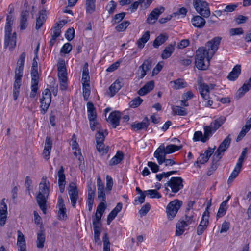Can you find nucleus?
Masks as SVG:
<instances>
[{"mask_svg":"<svg viewBox=\"0 0 251 251\" xmlns=\"http://www.w3.org/2000/svg\"><path fill=\"white\" fill-rule=\"evenodd\" d=\"M222 38L220 37L213 38L207 42L204 47L198 48L196 52L195 64L199 70H206L210 61L219 48Z\"/></svg>","mask_w":251,"mask_h":251,"instance_id":"obj_1","label":"nucleus"},{"mask_svg":"<svg viewBox=\"0 0 251 251\" xmlns=\"http://www.w3.org/2000/svg\"><path fill=\"white\" fill-rule=\"evenodd\" d=\"M50 183L47 177H43L39 183L36 200L40 208L44 214L46 213L47 201L50 193Z\"/></svg>","mask_w":251,"mask_h":251,"instance_id":"obj_2","label":"nucleus"},{"mask_svg":"<svg viewBox=\"0 0 251 251\" xmlns=\"http://www.w3.org/2000/svg\"><path fill=\"white\" fill-rule=\"evenodd\" d=\"M183 180L180 177H172L169 181L167 182L165 185V190L166 191V195H168L169 197H171L173 196L170 192V190L168 188L169 187L171 189V192L174 193H177L180 190L182 189L183 187Z\"/></svg>","mask_w":251,"mask_h":251,"instance_id":"obj_3","label":"nucleus"},{"mask_svg":"<svg viewBox=\"0 0 251 251\" xmlns=\"http://www.w3.org/2000/svg\"><path fill=\"white\" fill-rule=\"evenodd\" d=\"M11 31L12 26L5 25L4 48L9 47L10 50H12L16 46V33L11 34Z\"/></svg>","mask_w":251,"mask_h":251,"instance_id":"obj_4","label":"nucleus"},{"mask_svg":"<svg viewBox=\"0 0 251 251\" xmlns=\"http://www.w3.org/2000/svg\"><path fill=\"white\" fill-rule=\"evenodd\" d=\"M193 4L196 11L202 16L207 18L210 15L208 3L204 0H193Z\"/></svg>","mask_w":251,"mask_h":251,"instance_id":"obj_5","label":"nucleus"},{"mask_svg":"<svg viewBox=\"0 0 251 251\" xmlns=\"http://www.w3.org/2000/svg\"><path fill=\"white\" fill-rule=\"evenodd\" d=\"M182 205V201L178 199L175 200L168 203L166 207V213L169 220H172L175 218Z\"/></svg>","mask_w":251,"mask_h":251,"instance_id":"obj_6","label":"nucleus"},{"mask_svg":"<svg viewBox=\"0 0 251 251\" xmlns=\"http://www.w3.org/2000/svg\"><path fill=\"white\" fill-rule=\"evenodd\" d=\"M226 120V118L225 116H222L212 121L209 126H204V129H205L206 136L209 135L210 136H211L224 123Z\"/></svg>","mask_w":251,"mask_h":251,"instance_id":"obj_7","label":"nucleus"},{"mask_svg":"<svg viewBox=\"0 0 251 251\" xmlns=\"http://www.w3.org/2000/svg\"><path fill=\"white\" fill-rule=\"evenodd\" d=\"M231 139L230 138V135H229L220 144L213 154L214 158L216 161H220L222 158L225 152L229 148L231 143Z\"/></svg>","mask_w":251,"mask_h":251,"instance_id":"obj_8","label":"nucleus"},{"mask_svg":"<svg viewBox=\"0 0 251 251\" xmlns=\"http://www.w3.org/2000/svg\"><path fill=\"white\" fill-rule=\"evenodd\" d=\"M51 94L49 89H46L42 92V97L40 99L41 111L45 113L48 109L51 101Z\"/></svg>","mask_w":251,"mask_h":251,"instance_id":"obj_9","label":"nucleus"},{"mask_svg":"<svg viewBox=\"0 0 251 251\" xmlns=\"http://www.w3.org/2000/svg\"><path fill=\"white\" fill-rule=\"evenodd\" d=\"M25 56V52H23L19 56L17 62V66L15 69L14 77L22 78Z\"/></svg>","mask_w":251,"mask_h":251,"instance_id":"obj_10","label":"nucleus"},{"mask_svg":"<svg viewBox=\"0 0 251 251\" xmlns=\"http://www.w3.org/2000/svg\"><path fill=\"white\" fill-rule=\"evenodd\" d=\"M164 10L165 8L163 6L154 8L149 15L147 22L149 24H154Z\"/></svg>","mask_w":251,"mask_h":251,"instance_id":"obj_11","label":"nucleus"},{"mask_svg":"<svg viewBox=\"0 0 251 251\" xmlns=\"http://www.w3.org/2000/svg\"><path fill=\"white\" fill-rule=\"evenodd\" d=\"M215 148V146L213 148L209 147L204 153L200 155L196 162L199 167H201L199 164H204L209 160L210 157L214 153Z\"/></svg>","mask_w":251,"mask_h":251,"instance_id":"obj_12","label":"nucleus"},{"mask_svg":"<svg viewBox=\"0 0 251 251\" xmlns=\"http://www.w3.org/2000/svg\"><path fill=\"white\" fill-rule=\"evenodd\" d=\"M69 188L70 189L68 193L71 199V204L73 207H75L78 198V191L76 186L74 183L70 184Z\"/></svg>","mask_w":251,"mask_h":251,"instance_id":"obj_13","label":"nucleus"},{"mask_svg":"<svg viewBox=\"0 0 251 251\" xmlns=\"http://www.w3.org/2000/svg\"><path fill=\"white\" fill-rule=\"evenodd\" d=\"M196 220V214L195 213L194 210L190 208L186 209L184 219L181 220L185 225L188 226L189 225L194 224Z\"/></svg>","mask_w":251,"mask_h":251,"instance_id":"obj_14","label":"nucleus"},{"mask_svg":"<svg viewBox=\"0 0 251 251\" xmlns=\"http://www.w3.org/2000/svg\"><path fill=\"white\" fill-rule=\"evenodd\" d=\"M31 91L30 97L34 98L36 96L37 90H38V83L39 81V76L38 73L31 74Z\"/></svg>","mask_w":251,"mask_h":251,"instance_id":"obj_15","label":"nucleus"},{"mask_svg":"<svg viewBox=\"0 0 251 251\" xmlns=\"http://www.w3.org/2000/svg\"><path fill=\"white\" fill-rule=\"evenodd\" d=\"M3 198L0 203V224L1 226L5 225L7 215V206Z\"/></svg>","mask_w":251,"mask_h":251,"instance_id":"obj_16","label":"nucleus"},{"mask_svg":"<svg viewBox=\"0 0 251 251\" xmlns=\"http://www.w3.org/2000/svg\"><path fill=\"white\" fill-rule=\"evenodd\" d=\"M58 217L60 220H65L67 216L66 214V208L64 200L61 196H59L58 199Z\"/></svg>","mask_w":251,"mask_h":251,"instance_id":"obj_17","label":"nucleus"},{"mask_svg":"<svg viewBox=\"0 0 251 251\" xmlns=\"http://www.w3.org/2000/svg\"><path fill=\"white\" fill-rule=\"evenodd\" d=\"M199 91L201 97L204 100H208L210 98V91L208 90V85L201 80L198 81Z\"/></svg>","mask_w":251,"mask_h":251,"instance_id":"obj_18","label":"nucleus"},{"mask_svg":"<svg viewBox=\"0 0 251 251\" xmlns=\"http://www.w3.org/2000/svg\"><path fill=\"white\" fill-rule=\"evenodd\" d=\"M150 121L147 117L144 118L141 122H134L131 125V127L134 131L147 130L149 126Z\"/></svg>","mask_w":251,"mask_h":251,"instance_id":"obj_19","label":"nucleus"},{"mask_svg":"<svg viewBox=\"0 0 251 251\" xmlns=\"http://www.w3.org/2000/svg\"><path fill=\"white\" fill-rule=\"evenodd\" d=\"M58 184L59 188L61 193H63L65 190L66 185V177L64 174V169L62 166H61L58 172Z\"/></svg>","mask_w":251,"mask_h":251,"instance_id":"obj_20","label":"nucleus"},{"mask_svg":"<svg viewBox=\"0 0 251 251\" xmlns=\"http://www.w3.org/2000/svg\"><path fill=\"white\" fill-rule=\"evenodd\" d=\"M29 16V14L27 10L22 11L21 12L19 22L21 30H25L27 27Z\"/></svg>","mask_w":251,"mask_h":251,"instance_id":"obj_21","label":"nucleus"},{"mask_svg":"<svg viewBox=\"0 0 251 251\" xmlns=\"http://www.w3.org/2000/svg\"><path fill=\"white\" fill-rule=\"evenodd\" d=\"M166 152L164 149V145L159 146L154 153V156L156 158L159 164H163V160L166 157Z\"/></svg>","mask_w":251,"mask_h":251,"instance_id":"obj_22","label":"nucleus"},{"mask_svg":"<svg viewBox=\"0 0 251 251\" xmlns=\"http://www.w3.org/2000/svg\"><path fill=\"white\" fill-rule=\"evenodd\" d=\"M120 118V113L118 111H114L109 114L107 121L113 125L114 128H116L119 125Z\"/></svg>","mask_w":251,"mask_h":251,"instance_id":"obj_23","label":"nucleus"},{"mask_svg":"<svg viewBox=\"0 0 251 251\" xmlns=\"http://www.w3.org/2000/svg\"><path fill=\"white\" fill-rule=\"evenodd\" d=\"M64 21H60L59 23H56L50 30L51 37L57 38L60 36L61 30V29L65 25Z\"/></svg>","mask_w":251,"mask_h":251,"instance_id":"obj_24","label":"nucleus"},{"mask_svg":"<svg viewBox=\"0 0 251 251\" xmlns=\"http://www.w3.org/2000/svg\"><path fill=\"white\" fill-rule=\"evenodd\" d=\"M52 144V141L50 138L47 137L46 139L45 147L42 154L44 158L46 160H49L50 158Z\"/></svg>","mask_w":251,"mask_h":251,"instance_id":"obj_25","label":"nucleus"},{"mask_svg":"<svg viewBox=\"0 0 251 251\" xmlns=\"http://www.w3.org/2000/svg\"><path fill=\"white\" fill-rule=\"evenodd\" d=\"M152 67V61L150 58H148L145 60L142 64L139 67V69H141V74L140 78H143L146 75L147 72L150 71Z\"/></svg>","mask_w":251,"mask_h":251,"instance_id":"obj_26","label":"nucleus"},{"mask_svg":"<svg viewBox=\"0 0 251 251\" xmlns=\"http://www.w3.org/2000/svg\"><path fill=\"white\" fill-rule=\"evenodd\" d=\"M13 84V97L14 100H16L20 94V89L22 84V78L14 77Z\"/></svg>","mask_w":251,"mask_h":251,"instance_id":"obj_27","label":"nucleus"},{"mask_svg":"<svg viewBox=\"0 0 251 251\" xmlns=\"http://www.w3.org/2000/svg\"><path fill=\"white\" fill-rule=\"evenodd\" d=\"M123 83L119 80H116L113 83H112L109 88V92L108 95L112 97L114 96L115 94L118 92L119 90L123 86Z\"/></svg>","mask_w":251,"mask_h":251,"instance_id":"obj_28","label":"nucleus"},{"mask_svg":"<svg viewBox=\"0 0 251 251\" xmlns=\"http://www.w3.org/2000/svg\"><path fill=\"white\" fill-rule=\"evenodd\" d=\"M46 11L42 10L39 12V16L36 19L35 28L39 30L44 25L46 20Z\"/></svg>","mask_w":251,"mask_h":251,"instance_id":"obj_29","label":"nucleus"},{"mask_svg":"<svg viewBox=\"0 0 251 251\" xmlns=\"http://www.w3.org/2000/svg\"><path fill=\"white\" fill-rule=\"evenodd\" d=\"M242 164H243V163L237 161L233 171L230 174V175L228 179V180H227L228 184H229V183L232 182L234 180V179L238 176L241 170Z\"/></svg>","mask_w":251,"mask_h":251,"instance_id":"obj_30","label":"nucleus"},{"mask_svg":"<svg viewBox=\"0 0 251 251\" xmlns=\"http://www.w3.org/2000/svg\"><path fill=\"white\" fill-rule=\"evenodd\" d=\"M191 23L194 26L201 28L205 25V20L201 16L197 15L191 19Z\"/></svg>","mask_w":251,"mask_h":251,"instance_id":"obj_31","label":"nucleus"},{"mask_svg":"<svg viewBox=\"0 0 251 251\" xmlns=\"http://www.w3.org/2000/svg\"><path fill=\"white\" fill-rule=\"evenodd\" d=\"M205 129H204V134H202V133L201 131H196L193 136V141L194 142H197L201 141L203 143H204L206 142L210 137L209 135H207L206 136L205 134Z\"/></svg>","mask_w":251,"mask_h":251,"instance_id":"obj_32","label":"nucleus"},{"mask_svg":"<svg viewBox=\"0 0 251 251\" xmlns=\"http://www.w3.org/2000/svg\"><path fill=\"white\" fill-rule=\"evenodd\" d=\"M154 87V83L153 81H150L147 83L142 88L140 89L138 94L140 96H144L152 90Z\"/></svg>","mask_w":251,"mask_h":251,"instance_id":"obj_33","label":"nucleus"},{"mask_svg":"<svg viewBox=\"0 0 251 251\" xmlns=\"http://www.w3.org/2000/svg\"><path fill=\"white\" fill-rule=\"evenodd\" d=\"M241 73V65H236L229 74L227 78L231 81H234L239 76Z\"/></svg>","mask_w":251,"mask_h":251,"instance_id":"obj_34","label":"nucleus"},{"mask_svg":"<svg viewBox=\"0 0 251 251\" xmlns=\"http://www.w3.org/2000/svg\"><path fill=\"white\" fill-rule=\"evenodd\" d=\"M87 115L88 120L97 119V112L94 104L91 102L87 103Z\"/></svg>","mask_w":251,"mask_h":251,"instance_id":"obj_35","label":"nucleus"},{"mask_svg":"<svg viewBox=\"0 0 251 251\" xmlns=\"http://www.w3.org/2000/svg\"><path fill=\"white\" fill-rule=\"evenodd\" d=\"M168 39V36L166 33H162L157 36L153 43V46L154 48H157L159 46L163 44Z\"/></svg>","mask_w":251,"mask_h":251,"instance_id":"obj_36","label":"nucleus"},{"mask_svg":"<svg viewBox=\"0 0 251 251\" xmlns=\"http://www.w3.org/2000/svg\"><path fill=\"white\" fill-rule=\"evenodd\" d=\"M170 83L172 85V87L176 90L184 88L187 86L186 82L181 78L171 81Z\"/></svg>","mask_w":251,"mask_h":251,"instance_id":"obj_37","label":"nucleus"},{"mask_svg":"<svg viewBox=\"0 0 251 251\" xmlns=\"http://www.w3.org/2000/svg\"><path fill=\"white\" fill-rule=\"evenodd\" d=\"M175 50V48L172 44H169L166 46L161 54V57L163 59H166L170 57Z\"/></svg>","mask_w":251,"mask_h":251,"instance_id":"obj_38","label":"nucleus"},{"mask_svg":"<svg viewBox=\"0 0 251 251\" xmlns=\"http://www.w3.org/2000/svg\"><path fill=\"white\" fill-rule=\"evenodd\" d=\"M150 37V32L149 31H146L142 37L137 41V44L138 47L140 49L143 48L144 47L145 44L149 40Z\"/></svg>","mask_w":251,"mask_h":251,"instance_id":"obj_39","label":"nucleus"},{"mask_svg":"<svg viewBox=\"0 0 251 251\" xmlns=\"http://www.w3.org/2000/svg\"><path fill=\"white\" fill-rule=\"evenodd\" d=\"M228 200L223 201L220 205V207L217 214V217L220 218L224 216L227 210Z\"/></svg>","mask_w":251,"mask_h":251,"instance_id":"obj_40","label":"nucleus"},{"mask_svg":"<svg viewBox=\"0 0 251 251\" xmlns=\"http://www.w3.org/2000/svg\"><path fill=\"white\" fill-rule=\"evenodd\" d=\"M124 154L122 151H118L116 155L112 157L109 161L110 166L115 165L119 164L123 159Z\"/></svg>","mask_w":251,"mask_h":251,"instance_id":"obj_41","label":"nucleus"},{"mask_svg":"<svg viewBox=\"0 0 251 251\" xmlns=\"http://www.w3.org/2000/svg\"><path fill=\"white\" fill-rule=\"evenodd\" d=\"M45 234L43 231H40L37 233L36 241L37 247L42 249L44 247L45 242Z\"/></svg>","mask_w":251,"mask_h":251,"instance_id":"obj_42","label":"nucleus"},{"mask_svg":"<svg viewBox=\"0 0 251 251\" xmlns=\"http://www.w3.org/2000/svg\"><path fill=\"white\" fill-rule=\"evenodd\" d=\"M95 191H91L88 192V197L87 199V203L88 207V210L92 211L93 205L94 202Z\"/></svg>","mask_w":251,"mask_h":251,"instance_id":"obj_43","label":"nucleus"},{"mask_svg":"<svg viewBox=\"0 0 251 251\" xmlns=\"http://www.w3.org/2000/svg\"><path fill=\"white\" fill-rule=\"evenodd\" d=\"M82 83H90L88 65L87 63H85L83 68Z\"/></svg>","mask_w":251,"mask_h":251,"instance_id":"obj_44","label":"nucleus"},{"mask_svg":"<svg viewBox=\"0 0 251 251\" xmlns=\"http://www.w3.org/2000/svg\"><path fill=\"white\" fill-rule=\"evenodd\" d=\"M181 148V146H177L174 144H170L167 145L166 147L164 146L165 151L166 154L175 152L177 151H179Z\"/></svg>","mask_w":251,"mask_h":251,"instance_id":"obj_45","label":"nucleus"},{"mask_svg":"<svg viewBox=\"0 0 251 251\" xmlns=\"http://www.w3.org/2000/svg\"><path fill=\"white\" fill-rule=\"evenodd\" d=\"M187 226L185 225V224L181 220L179 221L176 225V235H181L185 231V228Z\"/></svg>","mask_w":251,"mask_h":251,"instance_id":"obj_46","label":"nucleus"},{"mask_svg":"<svg viewBox=\"0 0 251 251\" xmlns=\"http://www.w3.org/2000/svg\"><path fill=\"white\" fill-rule=\"evenodd\" d=\"M83 96L85 101L88 100L89 97L90 95V83H82Z\"/></svg>","mask_w":251,"mask_h":251,"instance_id":"obj_47","label":"nucleus"},{"mask_svg":"<svg viewBox=\"0 0 251 251\" xmlns=\"http://www.w3.org/2000/svg\"><path fill=\"white\" fill-rule=\"evenodd\" d=\"M251 88V79L250 78L248 82L244 83L243 85L238 90L240 96H242L245 93L248 92Z\"/></svg>","mask_w":251,"mask_h":251,"instance_id":"obj_48","label":"nucleus"},{"mask_svg":"<svg viewBox=\"0 0 251 251\" xmlns=\"http://www.w3.org/2000/svg\"><path fill=\"white\" fill-rule=\"evenodd\" d=\"M172 109L174 115L186 116L187 114L186 110L181 107L178 106H173Z\"/></svg>","mask_w":251,"mask_h":251,"instance_id":"obj_49","label":"nucleus"},{"mask_svg":"<svg viewBox=\"0 0 251 251\" xmlns=\"http://www.w3.org/2000/svg\"><path fill=\"white\" fill-rule=\"evenodd\" d=\"M146 196H149L150 198H161V195L156 190L150 189L145 191Z\"/></svg>","mask_w":251,"mask_h":251,"instance_id":"obj_50","label":"nucleus"},{"mask_svg":"<svg viewBox=\"0 0 251 251\" xmlns=\"http://www.w3.org/2000/svg\"><path fill=\"white\" fill-rule=\"evenodd\" d=\"M59 82H60V88L62 90H65L68 87L67 84V76L62 75L58 76Z\"/></svg>","mask_w":251,"mask_h":251,"instance_id":"obj_51","label":"nucleus"},{"mask_svg":"<svg viewBox=\"0 0 251 251\" xmlns=\"http://www.w3.org/2000/svg\"><path fill=\"white\" fill-rule=\"evenodd\" d=\"M143 101V100L140 98L137 97L135 99H133L129 103V106L131 108H137L138 107Z\"/></svg>","mask_w":251,"mask_h":251,"instance_id":"obj_52","label":"nucleus"},{"mask_svg":"<svg viewBox=\"0 0 251 251\" xmlns=\"http://www.w3.org/2000/svg\"><path fill=\"white\" fill-rule=\"evenodd\" d=\"M102 240L103 242V251H110V243L107 233H105Z\"/></svg>","mask_w":251,"mask_h":251,"instance_id":"obj_53","label":"nucleus"},{"mask_svg":"<svg viewBox=\"0 0 251 251\" xmlns=\"http://www.w3.org/2000/svg\"><path fill=\"white\" fill-rule=\"evenodd\" d=\"M219 161H216L214 158V155H213L212 157V161L211 167L207 172V175L208 176L211 175L213 173V172L217 169V168L218 166V162Z\"/></svg>","mask_w":251,"mask_h":251,"instance_id":"obj_54","label":"nucleus"},{"mask_svg":"<svg viewBox=\"0 0 251 251\" xmlns=\"http://www.w3.org/2000/svg\"><path fill=\"white\" fill-rule=\"evenodd\" d=\"M209 223V212L206 210L205 211L202 216L201 220L200 225L207 227Z\"/></svg>","mask_w":251,"mask_h":251,"instance_id":"obj_55","label":"nucleus"},{"mask_svg":"<svg viewBox=\"0 0 251 251\" xmlns=\"http://www.w3.org/2000/svg\"><path fill=\"white\" fill-rule=\"evenodd\" d=\"M96 1H88L86 2V10L87 13H92L95 11Z\"/></svg>","mask_w":251,"mask_h":251,"instance_id":"obj_56","label":"nucleus"},{"mask_svg":"<svg viewBox=\"0 0 251 251\" xmlns=\"http://www.w3.org/2000/svg\"><path fill=\"white\" fill-rule=\"evenodd\" d=\"M251 128L247 125H245L242 128L241 131L237 136L236 141L237 142L240 141L246 134V133L250 130Z\"/></svg>","mask_w":251,"mask_h":251,"instance_id":"obj_57","label":"nucleus"},{"mask_svg":"<svg viewBox=\"0 0 251 251\" xmlns=\"http://www.w3.org/2000/svg\"><path fill=\"white\" fill-rule=\"evenodd\" d=\"M94 232V240L96 242L100 241V235L101 232L100 226H93Z\"/></svg>","mask_w":251,"mask_h":251,"instance_id":"obj_58","label":"nucleus"},{"mask_svg":"<svg viewBox=\"0 0 251 251\" xmlns=\"http://www.w3.org/2000/svg\"><path fill=\"white\" fill-rule=\"evenodd\" d=\"M129 25L130 22L129 21H125L119 24L115 28L118 32L124 31L126 29Z\"/></svg>","mask_w":251,"mask_h":251,"instance_id":"obj_59","label":"nucleus"},{"mask_svg":"<svg viewBox=\"0 0 251 251\" xmlns=\"http://www.w3.org/2000/svg\"><path fill=\"white\" fill-rule=\"evenodd\" d=\"M117 7V3L113 0H111L106 6V10L109 14H112L114 12Z\"/></svg>","mask_w":251,"mask_h":251,"instance_id":"obj_60","label":"nucleus"},{"mask_svg":"<svg viewBox=\"0 0 251 251\" xmlns=\"http://www.w3.org/2000/svg\"><path fill=\"white\" fill-rule=\"evenodd\" d=\"M126 13L122 12L114 16V19L112 20V22L113 24L118 23L121 22L125 17Z\"/></svg>","mask_w":251,"mask_h":251,"instance_id":"obj_61","label":"nucleus"},{"mask_svg":"<svg viewBox=\"0 0 251 251\" xmlns=\"http://www.w3.org/2000/svg\"><path fill=\"white\" fill-rule=\"evenodd\" d=\"M151 209V205L149 203H146L144 206L142 207L139 210V213L141 216H145L149 211Z\"/></svg>","mask_w":251,"mask_h":251,"instance_id":"obj_62","label":"nucleus"},{"mask_svg":"<svg viewBox=\"0 0 251 251\" xmlns=\"http://www.w3.org/2000/svg\"><path fill=\"white\" fill-rule=\"evenodd\" d=\"M72 49V46L70 43H65L60 50L61 53H69Z\"/></svg>","mask_w":251,"mask_h":251,"instance_id":"obj_63","label":"nucleus"},{"mask_svg":"<svg viewBox=\"0 0 251 251\" xmlns=\"http://www.w3.org/2000/svg\"><path fill=\"white\" fill-rule=\"evenodd\" d=\"M238 6V4H230L226 5L224 9L223 12L230 13L235 10L237 7Z\"/></svg>","mask_w":251,"mask_h":251,"instance_id":"obj_64","label":"nucleus"}]
</instances>
